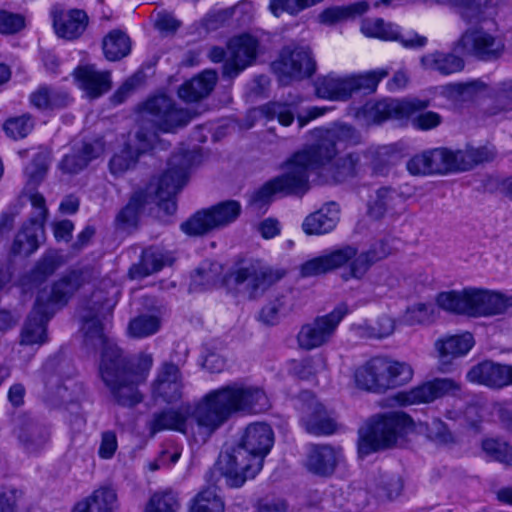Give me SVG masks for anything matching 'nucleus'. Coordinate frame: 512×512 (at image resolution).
Instances as JSON below:
<instances>
[{
  "instance_id": "obj_1",
  "label": "nucleus",
  "mask_w": 512,
  "mask_h": 512,
  "mask_svg": "<svg viewBox=\"0 0 512 512\" xmlns=\"http://www.w3.org/2000/svg\"><path fill=\"white\" fill-rule=\"evenodd\" d=\"M110 311V307L104 311V304L99 302L87 303L81 308L84 343L93 349H102L99 365L101 380L119 405L131 407L142 401L138 386L146 381L153 358L144 353L137 358L123 354L105 333Z\"/></svg>"
},
{
  "instance_id": "obj_2",
  "label": "nucleus",
  "mask_w": 512,
  "mask_h": 512,
  "mask_svg": "<svg viewBox=\"0 0 512 512\" xmlns=\"http://www.w3.org/2000/svg\"><path fill=\"white\" fill-rule=\"evenodd\" d=\"M269 407V399L260 387L235 382L210 391L194 406L187 403L155 412L147 426L151 435L164 430L186 434L194 421L200 432L210 436L234 413H259Z\"/></svg>"
},
{
  "instance_id": "obj_3",
  "label": "nucleus",
  "mask_w": 512,
  "mask_h": 512,
  "mask_svg": "<svg viewBox=\"0 0 512 512\" xmlns=\"http://www.w3.org/2000/svg\"><path fill=\"white\" fill-rule=\"evenodd\" d=\"M197 158L198 154L189 150L173 154L167 170L155 183L132 194L127 205L118 213L117 221L126 225L135 224L146 204L151 202L156 203L166 214H173L177 209L174 197L186 184L189 171Z\"/></svg>"
},
{
  "instance_id": "obj_4",
  "label": "nucleus",
  "mask_w": 512,
  "mask_h": 512,
  "mask_svg": "<svg viewBox=\"0 0 512 512\" xmlns=\"http://www.w3.org/2000/svg\"><path fill=\"white\" fill-rule=\"evenodd\" d=\"M274 443L271 427L265 423L247 426L239 445L231 452L219 456L216 470L225 478L231 488L241 487L253 479L262 469L264 458Z\"/></svg>"
},
{
  "instance_id": "obj_5",
  "label": "nucleus",
  "mask_w": 512,
  "mask_h": 512,
  "mask_svg": "<svg viewBox=\"0 0 512 512\" xmlns=\"http://www.w3.org/2000/svg\"><path fill=\"white\" fill-rule=\"evenodd\" d=\"M284 172L267 181L250 197V205L261 209L274 195L302 197L310 189V173L325 168L322 162L306 146L294 153L284 164Z\"/></svg>"
},
{
  "instance_id": "obj_6",
  "label": "nucleus",
  "mask_w": 512,
  "mask_h": 512,
  "mask_svg": "<svg viewBox=\"0 0 512 512\" xmlns=\"http://www.w3.org/2000/svg\"><path fill=\"white\" fill-rule=\"evenodd\" d=\"M390 252L391 247L386 240L375 242L367 251L361 253L355 247L347 245L307 260L301 265L300 273L303 277H312L348 264V269L341 275L342 279H362L374 263L387 257Z\"/></svg>"
},
{
  "instance_id": "obj_7",
  "label": "nucleus",
  "mask_w": 512,
  "mask_h": 512,
  "mask_svg": "<svg viewBox=\"0 0 512 512\" xmlns=\"http://www.w3.org/2000/svg\"><path fill=\"white\" fill-rule=\"evenodd\" d=\"M436 302L442 309L472 317L505 313L512 307V295L479 288L446 291L438 294Z\"/></svg>"
},
{
  "instance_id": "obj_8",
  "label": "nucleus",
  "mask_w": 512,
  "mask_h": 512,
  "mask_svg": "<svg viewBox=\"0 0 512 512\" xmlns=\"http://www.w3.org/2000/svg\"><path fill=\"white\" fill-rule=\"evenodd\" d=\"M411 425V418L403 412H389L370 418L359 429V453L367 456L392 447Z\"/></svg>"
},
{
  "instance_id": "obj_9",
  "label": "nucleus",
  "mask_w": 512,
  "mask_h": 512,
  "mask_svg": "<svg viewBox=\"0 0 512 512\" xmlns=\"http://www.w3.org/2000/svg\"><path fill=\"white\" fill-rule=\"evenodd\" d=\"M389 71L378 68L365 73L339 74L331 72L318 77L315 82L316 95L332 101H347L354 93H373L379 82L388 76Z\"/></svg>"
},
{
  "instance_id": "obj_10",
  "label": "nucleus",
  "mask_w": 512,
  "mask_h": 512,
  "mask_svg": "<svg viewBox=\"0 0 512 512\" xmlns=\"http://www.w3.org/2000/svg\"><path fill=\"white\" fill-rule=\"evenodd\" d=\"M453 50L481 61H495L503 55L505 43L496 21L490 20L467 28L454 42Z\"/></svg>"
},
{
  "instance_id": "obj_11",
  "label": "nucleus",
  "mask_w": 512,
  "mask_h": 512,
  "mask_svg": "<svg viewBox=\"0 0 512 512\" xmlns=\"http://www.w3.org/2000/svg\"><path fill=\"white\" fill-rule=\"evenodd\" d=\"M241 213V205L236 200L222 201L209 209L201 210L184 221L180 228L189 236H201L211 230L223 228L233 223Z\"/></svg>"
},
{
  "instance_id": "obj_12",
  "label": "nucleus",
  "mask_w": 512,
  "mask_h": 512,
  "mask_svg": "<svg viewBox=\"0 0 512 512\" xmlns=\"http://www.w3.org/2000/svg\"><path fill=\"white\" fill-rule=\"evenodd\" d=\"M273 71L282 85L292 80L310 77L316 70V62L308 46L288 45L284 47L277 61L272 63Z\"/></svg>"
},
{
  "instance_id": "obj_13",
  "label": "nucleus",
  "mask_w": 512,
  "mask_h": 512,
  "mask_svg": "<svg viewBox=\"0 0 512 512\" xmlns=\"http://www.w3.org/2000/svg\"><path fill=\"white\" fill-rule=\"evenodd\" d=\"M142 111L148 120L164 133H174L177 129L185 127L192 119L188 110L177 107L166 95L149 98L143 104Z\"/></svg>"
},
{
  "instance_id": "obj_14",
  "label": "nucleus",
  "mask_w": 512,
  "mask_h": 512,
  "mask_svg": "<svg viewBox=\"0 0 512 512\" xmlns=\"http://www.w3.org/2000/svg\"><path fill=\"white\" fill-rule=\"evenodd\" d=\"M348 312L347 305L342 303L329 314L303 325L297 335L299 346L305 350H312L326 344Z\"/></svg>"
},
{
  "instance_id": "obj_15",
  "label": "nucleus",
  "mask_w": 512,
  "mask_h": 512,
  "mask_svg": "<svg viewBox=\"0 0 512 512\" xmlns=\"http://www.w3.org/2000/svg\"><path fill=\"white\" fill-rule=\"evenodd\" d=\"M413 175L447 174L459 171L457 151L435 148L417 154L407 162Z\"/></svg>"
},
{
  "instance_id": "obj_16",
  "label": "nucleus",
  "mask_w": 512,
  "mask_h": 512,
  "mask_svg": "<svg viewBox=\"0 0 512 512\" xmlns=\"http://www.w3.org/2000/svg\"><path fill=\"white\" fill-rule=\"evenodd\" d=\"M313 134L317 141L307 147L324 166L335 158L338 143L356 144L358 142L355 128L348 124H337L329 130L315 129Z\"/></svg>"
},
{
  "instance_id": "obj_17",
  "label": "nucleus",
  "mask_w": 512,
  "mask_h": 512,
  "mask_svg": "<svg viewBox=\"0 0 512 512\" xmlns=\"http://www.w3.org/2000/svg\"><path fill=\"white\" fill-rule=\"evenodd\" d=\"M224 281L236 293L245 294L250 299L260 297L272 284V275L255 265L240 267L231 271Z\"/></svg>"
},
{
  "instance_id": "obj_18",
  "label": "nucleus",
  "mask_w": 512,
  "mask_h": 512,
  "mask_svg": "<svg viewBox=\"0 0 512 512\" xmlns=\"http://www.w3.org/2000/svg\"><path fill=\"white\" fill-rule=\"evenodd\" d=\"M361 32L370 38H378L384 41H398L408 49L423 48L427 44V38L415 32L402 35L399 27L392 23H386L381 18H366L361 22Z\"/></svg>"
},
{
  "instance_id": "obj_19",
  "label": "nucleus",
  "mask_w": 512,
  "mask_h": 512,
  "mask_svg": "<svg viewBox=\"0 0 512 512\" xmlns=\"http://www.w3.org/2000/svg\"><path fill=\"white\" fill-rule=\"evenodd\" d=\"M300 399L302 401L300 407L301 422L306 431L315 435L334 433L336 423L323 404L308 391L301 393Z\"/></svg>"
},
{
  "instance_id": "obj_20",
  "label": "nucleus",
  "mask_w": 512,
  "mask_h": 512,
  "mask_svg": "<svg viewBox=\"0 0 512 512\" xmlns=\"http://www.w3.org/2000/svg\"><path fill=\"white\" fill-rule=\"evenodd\" d=\"M258 42L250 35H241L230 40L227 58L223 65V76L235 78L256 58Z\"/></svg>"
},
{
  "instance_id": "obj_21",
  "label": "nucleus",
  "mask_w": 512,
  "mask_h": 512,
  "mask_svg": "<svg viewBox=\"0 0 512 512\" xmlns=\"http://www.w3.org/2000/svg\"><path fill=\"white\" fill-rule=\"evenodd\" d=\"M429 106L428 100L418 98L393 100L386 99L373 104L365 105V112L375 121L382 122L389 118L410 117L414 113Z\"/></svg>"
},
{
  "instance_id": "obj_22",
  "label": "nucleus",
  "mask_w": 512,
  "mask_h": 512,
  "mask_svg": "<svg viewBox=\"0 0 512 512\" xmlns=\"http://www.w3.org/2000/svg\"><path fill=\"white\" fill-rule=\"evenodd\" d=\"M85 281L86 279L83 271H70L54 282L49 291H41L38 294L37 299L43 295L42 303L44 308L49 310L51 308L55 313L57 309L68 303L69 299L85 283Z\"/></svg>"
},
{
  "instance_id": "obj_23",
  "label": "nucleus",
  "mask_w": 512,
  "mask_h": 512,
  "mask_svg": "<svg viewBox=\"0 0 512 512\" xmlns=\"http://www.w3.org/2000/svg\"><path fill=\"white\" fill-rule=\"evenodd\" d=\"M363 159L367 160L368 156L349 153L334 162L329 161L325 168L318 171V176L325 183H342L365 172Z\"/></svg>"
},
{
  "instance_id": "obj_24",
  "label": "nucleus",
  "mask_w": 512,
  "mask_h": 512,
  "mask_svg": "<svg viewBox=\"0 0 512 512\" xmlns=\"http://www.w3.org/2000/svg\"><path fill=\"white\" fill-rule=\"evenodd\" d=\"M183 388L179 367L173 363H164L153 382V396L166 403H175L182 399Z\"/></svg>"
},
{
  "instance_id": "obj_25",
  "label": "nucleus",
  "mask_w": 512,
  "mask_h": 512,
  "mask_svg": "<svg viewBox=\"0 0 512 512\" xmlns=\"http://www.w3.org/2000/svg\"><path fill=\"white\" fill-rule=\"evenodd\" d=\"M14 432L28 453L39 452L49 440V431L28 414L19 415L15 419Z\"/></svg>"
},
{
  "instance_id": "obj_26",
  "label": "nucleus",
  "mask_w": 512,
  "mask_h": 512,
  "mask_svg": "<svg viewBox=\"0 0 512 512\" xmlns=\"http://www.w3.org/2000/svg\"><path fill=\"white\" fill-rule=\"evenodd\" d=\"M459 390L460 386L454 380L437 378L402 393L400 400L405 405L430 403L448 393H455Z\"/></svg>"
},
{
  "instance_id": "obj_27",
  "label": "nucleus",
  "mask_w": 512,
  "mask_h": 512,
  "mask_svg": "<svg viewBox=\"0 0 512 512\" xmlns=\"http://www.w3.org/2000/svg\"><path fill=\"white\" fill-rule=\"evenodd\" d=\"M387 367V358L374 357L370 359L355 372L357 386L372 392H386L389 390Z\"/></svg>"
},
{
  "instance_id": "obj_28",
  "label": "nucleus",
  "mask_w": 512,
  "mask_h": 512,
  "mask_svg": "<svg viewBox=\"0 0 512 512\" xmlns=\"http://www.w3.org/2000/svg\"><path fill=\"white\" fill-rule=\"evenodd\" d=\"M43 295L36 299V303L29 314L21 332V344L41 345L47 341L46 325L53 317L54 310L46 309L43 306Z\"/></svg>"
},
{
  "instance_id": "obj_29",
  "label": "nucleus",
  "mask_w": 512,
  "mask_h": 512,
  "mask_svg": "<svg viewBox=\"0 0 512 512\" xmlns=\"http://www.w3.org/2000/svg\"><path fill=\"white\" fill-rule=\"evenodd\" d=\"M53 27L56 34L68 40L79 37L86 29L88 16L83 10L72 9L64 12L58 7L51 10Z\"/></svg>"
},
{
  "instance_id": "obj_30",
  "label": "nucleus",
  "mask_w": 512,
  "mask_h": 512,
  "mask_svg": "<svg viewBox=\"0 0 512 512\" xmlns=\"http://www.w3.org/2000/svg\"><path fill=\"white\" fill-rule=\"evenodd\" d=\"M104 152V142L95 140L84 142L81 147L74 149L70 154L63 157L60 168L65 173L77 174L88 166L93 160Z\"/></svg>"
},
{
  "instance_id": "obj_31",
  "label": "nucleus",
  "mask_w": 512,
  "mask_h": 512,
  "mask_svg": "<svg viewBox=\"0 0 512 512\" xmlns=\"http://www.w3.org/2000/svg\"><path fill=\"white\" fill-rule=\"evenodd\" d=\"M339 221V207L331 202L305 217L302 229L306 235H323L331 232Z\"/></svg>"
},
{
  "instance_id": "obj_32",
  "label": "nucleus",
  "mask_w": 512,
  "mask_h": 512,
  "mask_svg": "<svg viewBox=\"0 0 512 512\" xmlns=\"http://www.w3.org/2000/svg\"><path fill=\"white\" fill-rule=\"evenodd\" d=\"M75 77L80 88L92 99L100 97L111 88L110 72L99 71L93 65L78 67Z\"/></svg>"
},
{
  "instance_id": "obj_33",
  "label": "nucleus",
  "mask_w": 512,
  "mask_h": 512,
  "mask_svg": "<svg viewBox=\"0 0 512 512\" xmlns=\"http://www.w3.org/2000/svg\"><path fill=\"white\" fill-rule=\"evenodd\" d=\"M341 457V450L330 445H313L310 449L307 467L321 476L333 473Z\"/></svg>"
},
{
  "instance_id": "obj_34",
  "label": "nucleus",
  "mask_w": 512,
  "mask_h": 512,
  "mask_svg": "<svg viewBox=\"0 0 512 512\" xmlns=\"http://www.w3.org/2000/svg\"><path fill=\"white\" fill-rule=\"evenodd\" d=\"M504 377L505 364H499L489 360L474 365L466 375V378L470 382L494 389L505 387Z\"/></svg>"
},
{
  "instance_id": "obj_35",
  "label": "nucleus",
  "mask_w": 512,
  "mask_h": 512,
  "mask_svg": "<svg viewBox=\"0 0 512 512\" xmlns=\"http://www.w3.org/2000/svg\"><path fill=\"white\" fill-rule=\"evenodd\" d=\"M217 82V73L205 70L197 77L183 83L178 89V96L185 102H197L207 97Z\"/></svg>"
},
{
  "instance_id": "obj_36",
  "label": "nucleus",
  "mask_w": 512,
  "mask_h": 512,
  "mask_svg": "<svg viewBox=\"0 0 512 512\" xmlns=\"http://www.w3.org/2000/svg\"><path fill=\"white\" fill-rule=\"evenodd\" d=\"M117 508L118 499L115 489L103 486L77 503L72 512H115Z\"/></svg>"
},
{
  "instance_id": "obj_37",
  "label": "nucleus",
  "mask_w": 512,
  "mask_h": 512,
  "mask_svg": "<svg viewBox=\"0 0 512 512\" xmlns=\"http://www.w3.org/2000/svg\"><path fill=\"white\" fill-rule=\"evenodd\" d=\"M42 380L44 383L42 399L48 407L59 408L73 401L68 392V387L63 384L61 377L49 373L47 365L43 369Z\"/></svg>"
},
{
  "instance_id": "obj_38",
  "label": "nucleus",
  "mask_w": 512,
  "mask_h": 512,
  "mask_svg": "<svg viewBox=\"0 0 512 512\" xmlns=\"http://www.w3.org/2000/svg\"><path fill=\"white\" fill-rule=\"evenodd\" d=\"M294 306V296L291 291L279 292L261 309L259 318L266 325H275L282 317L287 316Z\"/></svg>"
},
{
  "instance_id": "obj_39",
  "label": "nucleus",
  "mask_w": 512,
  "mask_h": 512,
  "mask_svg": "<svg viewBox=\"0 0 512 512\" xmlns=\"http://www.w3.org/2000/svg\"><path fill=\"white\" fill-rule=\"evenodd\" d=\"M168 260L167 255L158 247H149L143 250L139 263L133 264L129 269L132 279H141L160 271Z\"/></svg>"
},
{
  "instance_id": "obj_40",
  "label": "nucleus",
  "mask_w": 512,
  "mask_h": 512,
  "mask_svg": "<svg viewBox=\"0 0 512 512\" xmlns=\"http://www.w3.org/2000/svg\"><path fill=\"white\" fill-rule=\"evenodd\" d=\"M420 61L423 68L437 71L442 75L457 73L464 68V60L454 53L435 51L422 56Z\"/></svg>"
},
{
  "instance_id": "obj_41",
  "label": "nucleus",
  "mask_w": 512,
  "mask_h": 512,
  "mask_svg": "<svg viewBox=\"0 0 512 512\" xmlns=\"http://www.w3.org/2000/svg\"><path fill=\"white\" fill-rule=\"evenodd\" d=\"M435 345L441 361L447 363L450 359L467 354L474 345V339L471 333L466 332L438 340Z\"/></svg>"
},
{
  "instance_id": "obj_42",
  "label": "nucleus",
  "mask_w": 512,
  "mask_h": 512,
  "mask_svg": "<svg viewBox=\"0 0 512 512\" xmlns=\"http://www.w3.org/2000/svg\"><path fill=\"white\" fill-rule=\"evenodd\" d=\"M369 9V4L366 1H359L344 6H332L324 9L319 14V21L322 24L333 25L335 23L353 20L365 14Z\"/></svg>"
},
{
  "instance_id": "obj_43",
  "label": "nucleus",
  "mask_w": 512,
  "mask_h": 512,
  "mask_svg": "<svg viewBox=\"0 0 512 512\" xmlns=\"http://www.w3.org/2000/svg\"><path fill=\"white\" fill-rule=\"evenodd\" d=\"M461 18L469 24L483 25L495 20L496 9L478 0H460L458 4Z\"/></svg>"
},
{
  "instance_id": "obj_44",
  "label": "nucleus",
  "mask_w": 512,
  "mask_h": 512,
  "mask_svg": "<svg viewBox=\"0 0 512 512\" xmlns=\"http://www.w3.org/2000/svg\"><path fill=\"white\" fill-rule=\"evenodd\" d=\"M496 154L495 147L490 145L457 150L459 171H468L476 165L490 162L496 157Z\"/></svg>"
},
{
  "instance_id": "obj_45",
  "label": "nucleus",
  "mask_w": 512,
  "mask_h": 512,
  "mask_svg": "<svg viewBox=\"0 0 512 512\" xmlns=\"http://www.w3.org/2000/svg\"><path fill=\"white\" fill-rule=\"evenodd\" d=\"M225 504L212 487L199 491L190 502L189 512H224Z\"/></svg>"
},
{
  "instance_id": "obj_46",
  "label": "nucleus",
  "mask_w": 512,
  "mask_h": 512,
  "mask_svg": "<svg viewBox=\"0 0 512 512\" xmlns=\"http://www.w3.org/2000/svg\"><path fill=\"white\" fill-rule=\"evenodd\" d=\"M129 37L118 30L110 32L103 40V51L109 61H118L130 53Z\"/></svg>"
},
{
  "instance_id": "obj_47",
  "label": "nucleus",
  "mask_w": 512,
  "mask_h": 512,
  "mask_svg": "<svg viewBox=\"0 0 512 512\" xmlns=\"http://www.w3.org/2000/svg\"><path fill=\"white\" fill-rule=\"evenodd\" d=\"M401 197L396 190L390 187H382L376 191V195L368 204V213L375 219H380L391 208H393Z\"/></svg>"
},
{
  "instance_id": "obj_48",
  "label": "nucleus",
  "mask_w": 512,
  "mask_h": 512,
  "mask_svg": "<svg viewBox=\"0 0 512 512\" xmlns=\"http://www.w3.org/2000/svg\"><path fill=\"white\" fill-rule=\"evenodd\" d=\"M258 111L267 120L277 119L282 126H290L295 120L294 106L286 102H268Z\"/></svg>"
},
{
  "instance_id": "obj_49",
  "label": "nucleus",
  "mask_w": 512,
  "mask_h": 512,
  "mask_svg": "<svg viewBox=\"0 0 512 512\" xmlns=\"http://www.w3.org/2000/svg\"><path fill=\"white\" fill-rule=\"evenodd\" d=\"M481 448L491 460L512 467V446L508 442L487 438L482 441Z\"/></svg>"
},
{
  "instance_id": "obj_50",
  "label": "nucleus",
  "mask_w": 512,
  "mask_h": 512,
  "mask_svg": "<svg viewBox=\"0 0 512 512\" xmlns=\"http://www.w3.org/2000/svg\"><path fill=\"white\" fill-rule=\"evenodd\" d=\"M161 327V319L156 315L142 314L129 322L128 331L132 337L145 338L155 334Z\"/></svg>"
},
{
  "instance_id": "obj_51",
  "label": "nucleus",
  "mask_w": 512,
  "mask_h": 512,
  "mask_svg": "<svg viewBox=\"0 0 512 512\" xmlns=\"http://www.w3.org/2000/svg\"><path fill=\"white\" fill-rule=\"evenodd\" d=\"M221 265L217 262H203L192 276L191 288L210 287L220 280Z\"/></svg>"
},
{
  "instance_id": "obj_52",
  "label": "nucleus",
  "mask_w": 512,
  "mask_h": 512,
  "mask_svg": "<svg viewBox=\"0 0 512 512\" xmlns=\"http://www.w3.org/2000/svg\"><path fill=\"white\" fill-rule=\"evenodd\" d=\"M180 502L172 491L157 492L153 494L146 504L144 512H178Z\"/></svg>"
},
{
  "instance_id": "obj_53",
  "label": "nucleus",
  "mask_w": 512,
  "mask_h": 512,
  "mask_svg": "<svg viewBox=\"0 0 512 512\" xmlns=\"http://www.w3.org/2000/svg\"><path fill=\"white\" fill-rule=\"evenodd\" d=\"M387 366L389 389L404 385L413 377V369L406 362L394 361L387 358Z\"/></svg>"
},
{
  "instance_id": "obj_54",
  "label": "nucleus",
  "mask_w": 512,
  "mask_h": 512,
  "mask_svg": "<svg viewBox=\"0 0 512 512\" xmlns=\"http://www.w3.org/2000/svg\"><path fill=\"white\" fill-rule=\"evenodd\" d=\"M326 369V360L324 357L317 355L310 358L302 359L294 362L292 371L300 379L309 380Z\"/></svg>"
},
{
  "instance_id": "obj_55",
  "label": "nucleus",
  "mask_w": 512,
  "mask_h": 512,
  "mask_svg": "<svg viewBox=\"0 0 512 512\" xmlns=\"http://www.w3.org/2000/svg\"><path fill=\"white\" fill-rule=\"evenodd\" d=\"M135 141L133 150L138 156L156 148H165V144L159 139L157 132L145 127H140L136 132Z\"/></svg>"
},
{
  "instance_id": "obj_56",
  "label": "nucleus",
  "mask_w": 512,
  "mask_h": 512,
  "mask_svg": "<svg viewBox=\"0 0 512 512\" xmlns=\"http://www.w3.org/2000/svg\"><path fill=\"white\" fill-rule=\"evenodd\" d=\"M38 249L37 235L30 228L20 231L13 242L12 252L18 255L29 256Z\"/></svg>"
},
{
  "instance_id": "obj_57",
  "label": "nucleus",
  "mask_w": 512,
  "mask_h": 512,
  "mask_svg": "<svg viewBox=\"0 0 512 512\" xmlns=\"http://www.w3.org/2000/svg\"><path fill=\"white\" fill-rule=\"evenodd\" d=\"M137 153L130 145H126L119 153L115 154L109 163L110 171L114 175H120L135 165L138 159Z\"/></svg>"
},
{
  "instance_id": "obj_58",
  "label": "nucleus",
  "mask_w": 512,
  "mask_h": 512,
  "mask_svg": "<svg viewBox=\"0 0 512 512\" xmlns=\"http://www.w3.org/2000/svg\"><path fill=\"white\" fill-rule=\"evenodd\" d=\"M33 121L29 115L8 119L4 123L6 134L13 139L26 137L33 129Z\"/></svg>"
},
{
  "instance_id": "obj_59",
  "label": "nucleus",
  "mask_w": 512,
  "mask_h": 512,
  "mask_svg": "<svg viewBox=\"0 0 512 512\" xmlns=\"http://www.w3.org/2000/svg\"><path fill=\"white\" fill-rule=\"evenodd\" d=\"M48 166L49 164L45 156L41 154L36 155L25 168L28 185L38 186L45 178Z\"/></svg>"
},
{
  "instance_id": "obj_60",
  "label": "nucleus",
  "mask_w": 512,
  "mask_h": 512,
  "mask_svg": "<svg viewBox=\"0 0 512 512\" xmlns=\"http://www.w3.org/2000/svg\"><path fill=\"white\" fill-rule=\"evenodd\" d=\"M432 313L431 304L418 303L407 308L403 321L408 325L424 324L431 320Z\"/></svg>"
},
{
  "instance_id": "obj_61",
  "label": "nucleus",
  "mask_w": 512,
  "mask_h": 512,
  "mask_svg": "<svg viewBox=\"0 0 512 512\" xmlns=\"http://www.w3.org/2000/svg\"><path fill=\"white\" fill-rule=\"evenodd\" d=\"M362 328L367 337L381 339L394 332L395 322L391 317L382 315L377 319L375 325H366Z\"/></svg>"
},
{
  "instance_id": "obj_62",
  "label": "nucleus",
  "mask_w": 512,
  "mask_h": 512,
  "mask_svg": "<svg viewBox=\"0 0 512 512\" xmlns=\"http://www.w3.org/2000/svg\"><path fill=\"white\" fill-rule=\"evenodd\" d=\"M25 26V19L21 14L0 10V33L12 35L21 31Z\"/></svg>"
},
{
  "instance_id": "obj_63",
  "label": "nucleus",
  "mask_w": 512,
  "mask_h": 512,
  "mask_svg": "<svg viewBox=\"0 0 512 512\" xmlns=\"http://www.w3.org/2000/svg\"><path fill=\"white\" fill-rule=\"evenodd\" d=\"M29 200L34 210L31 217V223L33 226H37L41 229L48 216L46 200L44 196L38 192L32 193L29 196Z\"/></svg>"
},
{
  "instance_id": "obj_64",
  "label": "nucleus",
  "mask_w": 512,
  "mask_h": 512,
  "mask_svg": "<svg viewBox=\"0 0 512 512\" xmlns=\"http://www.w3.org/2000/svg\"><path fill=\"white\" fill-rule=\"evenodd\" d=\"M403 488L402 480L397 475L384 477L379 486V496L394 499L400 495Z\"/></svg>"
}]
</instances>
